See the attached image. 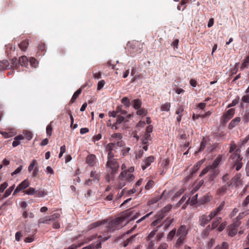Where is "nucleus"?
Wrapping results in <instances>:
<instances>
[{
	"instance_id": "e2e57ef3",
	"label": "nucleus",
	"mask_w": 249,
	"mask_h": 249,
	"mask_svg": "<svg viewBox=\"0 0 249 249\" xmlns=\"http://www.w3.org/2000/svg\"><path fill=\"white\" fill-rule=\"evenodd\" d=\"M111 138L117 139L118 140L122 139V135L120 133H115L111 135Z\"/></svg>"
},
{
	"instance_id": "6ab92c4d",
	"label": "nucleus",
	"mask_w": 249,
	"mask_h": 249,
	"mask_svg": "<svg viewBox=\"0 0 249 249\" xmlns=\"http://www.w3.org/2000/svg\"><path fill=\"white\" fill-rule=\"evenodd\" d=\"M96 156L93 154H90L87 157L86 162L90 166H93L95 163Z\"/></svg>"
},
{
	"instance_id": "1a4fd4ad",
	"label": "nucleus",
	"mask_w": 249,
	"mask_h": 249,
	"mask_svg": "<svg viewBox=\"0 0 249 249\" xmlns=\"http://www.w3.org/2000/svg\"><path fill=\"white\" fill-rule=\"evenodd\" d=\"M164 217V215L162 214L158 213L157 215V219L152 223V226L153 227L157 226L156 228H159L162 225L161 223L162 219Z\"/></svg>"
},
{
	"instance_id": "7ed1b4c3",
	"label": "nucleus",
	"mask_w": 249,
	"mask_h": 249,
	"mask_svg": "<svg viewBox=\"0 0 249 249\" xmlns=\"http://www.w3.org/2000/svg\"><path fill=\"white\" fill-rule=\"evenodd\" d=\"M10 68L18 69L17 58H14L9 61L3 60L0 61V71Z\"/></svg>"
},
{
	"instance_id": "473e14b6",
	"label": "nucleus",
	"mask_w": 249,
	"mask_h": 249,
	"mask_svg": "<svg viewBox=\"0 0 249 249\" xmlns=\"http://www.w3.org/2000/svg\"><path fill=\"white\" fill-rule=\"evenodd\" d=\"M171 104L169 102L165 103L161 105L160 110L162 111H169L170 110Z\"/></svg>"
},
{
	"instance_id": "338daca9",
	"label": "nucleus",
	"mask_w": 249,
	"mask_h": 249,
	"mask_svg": "<svg viewBox=\"0 0 249 249\" xmlns=\"http://www.w3.org/2000/svg\"><path fill=\"white\" fill-rule=\"evenodd\" d=\"M249 63V56H247L244 60V62L242 64L241 68H245Z\"/></svg>"
},
{
	"instance_id": "dca6fc26",
	"label": "nucleus",
	"mask_w": 249,
	"mask_h": 249,
	"mask_svg": "<svg viewBox=\"0 0 249 249\" xmlns=\"http://www.w3.org/2000/svg\"><path fill=\"white\" fill-rule=\"evenodd\" d=\"M240 121L241 118L239 117H236L231 121L228 125V128L229 129H233L234 127L238 125Z\"/></svg>"
},
{
	"instance_id": "864d4df0",
	"label": "nucleus",
	"mask_w": 249,
	"mask_h": 249,
	"mask_svg": "<svg viewBox=\"0 0 249 249\" xmlns=\"http://www.w3.org/2000/svg\"><path fill=\"white\" fill-rule=\"evenodd\" d=\"M154 184V181L152 180H149L145 186V189L147 190H148L153 186Z\"/></svg>"
},
{
	"instance_id": "052dcab7",
	"label": "nucleus",
	"mask_w": 249,
	"mask_h": 249,
	"mask_svg": "<svg viewBox=\"0 0 249 249\" xmlns=\"http://www.w3.org/2000/svg\"><path fill=\"white\" fill-rule=\"evenodd\" d=\"M53 128L51 124H49L46 127V133L48 136H51L52 135Z\"/></svg>"
},
{
	"instance_id": "4468645a",
	"label": "nucleus",
	"mask_w": 249,
	"mask_h": 249,
	"mask_svg": "<svg viewBox=\"0 0 249 249\" xmlns=\"http://www.w3.org/2000/svg\"><path fill=\"white\" fill-rule=\"evenodd\" d=\"M241 175L240 173H237L231 179L233 183V185L235 186H239L242 185V181L241 179Z\"/></svg>"
},
{
	"instance_id": "7c9ffc66",
	"label": "nucleus",
	"mask_w": 249,
	"mask_h": 249,
	"mask_svg": "<svg viewBox=\"0 0 249 249\" xmlns=\"http://www.w3.org/2000/svg\"><path fill=\"white\" fill-rule=\"evenodd\" d=\"M227 187L226 185H223L218 188L216 191V194L219 195H223L226 193Z\"/></svg>"
},
{
	"instance_id": "bf43d9fd",
	"label": "nucleus",
	"mask_w": 249,
	"mask_h": 249,
	"mask_svg": "<svg viewBox=\"0 0 249 249\" xmlns=\"http://www.w3.org/2000/svg\"><path fill=\"white\" fill-rule=\"evenodd\" d=\"M170 160L168 159H166L162 161L161 165H163L164 168L166 170L168 168V166L169 164Z\"/></svg>"
},
{
	"instance_id": "6e6552de",
	"label": "nucleus",
	"mask_w": 249,
	"mask_h": 249,
	"mask_svg": "<svg viewBox=\"0 0 249 249\" xmlns=\"http://www.w3.org/2000/svg\"><path fill=\"white\" fill-rule=\"evenodd\" d=\"M235 114V109L231 108L227 110L223 116V122L224 123H227L230 119H231Z\"/></svg>"
},
{
	"instance_id": "20e7f679",
	"label": "nucleus",
	"mask_w": 249,
	"mask_h": 249,
	"mask_svg": "<svg viewBox=\"0 0 249 249\" xmlns=\"http://www.w3.org/2000/svg\"><path fill=\"white\" fill-rule=\"evenodd\" d=\"M119 168V164L118 160H107L106 168L107 172L112 174H116L118 172Z\"/></svg>"
},
{
	"instance_id": "f8f14e48",
	"label": "nucleus",
	"mask_w": 249,
	"mask_h": 249,
	"mask_svg": "<svg viewBox=\"0 0 249 249\" xmlns=\"http://www.w3.org/2000/svg\"><path fill=\"white\" fill-rule=\"evenodd\" d=\"M154 157L150 156L146 158L143 161V164L142 165V168L144 170L149 166H150L152 162L154 160Z\"/></svg>"
},
{
	"instance_id": "c85d7f7f",
	"label": "nucleus",
	"mask_w": 249,
	"mask_h": 249,
	"mask_svg": "<svg viewBox=\"0 0 249 249\" xmlns=\"http://www.w3.org/2000/svg\"><path fill=\"white\" fill-rule=\"evenodd\" d=\"M177 233V229L174 228L167 234V239L169 241H172Z\"/></svg>"
},
{
	"instance_id": "a18cd8bd",
	"label": "nucleus",
	"mask_w": 249,
	"mask_h": 249,
	"mask_svg": "<svg viewBox=\"0 0 249 249\" xmlns=\"http://www.w3.org/2000/svg\"><path fill=\"white\" fill-rule=\"evenodd\" d=\"M147 113V110L143 108H140L139 109H137V114L139 115L145 116L146 115Z\"/></svg>"
},
{
	"instance_id": "9b49d317",
	"label": "nucleus",
	"mask_w": 249,
	"mask_h": 249,
	"mask_svg": "<svg viewBox=\"0 0 249 249\" xmlns=\"http://www.w3.org/2000/svg\"><path fill=\"white\" fill-rule=\"evenodd\" d=\"M224 205L225 202H222L218 207L216 208L210 213V216L213 218L215 216L219 214L220 212L223 209Z\"/></svg>"
},
{
	"instance_id": "603ef678",
	"label": "nucleus",
	"mask_w": 249,
	"mask_h": 249,
	"mask_svg": "<svg viewBox=\"0 0 249 249\" xmlns=\"http://www.w3.org/2000/svg\"><path fill=\"white\" fill-rule=\"evenodd\" d=\"M136 236V234L134 235H132L130 238L127 239L124 242V247H126L129 243H130L131 242L133 241L134 240Z\"/></svg>"
},
{
	"instance_id": "09e8293b",
	"label": "nucleus",
	"mask_w": 249,
	"mask_h": 249,
	"mask_svg": "<svg viewBox=\"0 0 249 249\" xmlns=\"http://www.w3.org/2000/svg\"><path fill=\"white\" fill-rule=\"evenodd\" d=\"M206 141L204 140V139H203V140L201 141L200 143V146L199 148V150L198 151V152H201L203 151L204 149L206 148Z\"/></svg>"
},
{
	"instance_id": "0eeeda50",
	"label": "nucleus",
	"mask_w": 249,
	"mask_h": 249,
	"mask_svg": "<svg viewBox=\"0 0 249 249\" xmlns=\"http://www.w3.org/2000/svg\"><path fill=\"white\" fill-rule=\"evenodd\" d=\"M29 185L30 183L28 179L24 180L17 187V188L13 192V195L15 196L22 190L26 189L27 187H29Z\"/></svg>"
},
{
	"instance_id": "69168bd1",
	"label": "nucleus",
	"mask_w": 249,
	"mask_h": 249,
	"mask_svg": "<svg viewBox=\"0 0 249 249\" xmlns=\"http://www.w3.org/2000/svg\"><path fill=\"white\" fill-rule=\"evenodd\" d=\"M8 183L4 182L0 185V193H3L4 190L7 187Z\"/></svg>"
},
{
	"instance_id": "cd10ccee",
	"label": "nucleus",
	"mask_w": 249,
	"mask_h": 249,
	"mask_svg": "<svg viewBox=\"0 0 249 249\" xmlns=\"http://www.w3.org/2000/svg\"><path fill=\"white\" fill-rule=\"evenodd\" d=\"M36 196L38 197H44L47 195V192L43 189L36 190Z\"/></svg>"
},
{
	"instance_id": "72a5a7b5",
	"label": "nucleus",
	"mask_w": 249,
	"mask_h": 249,
	"mask_svg": "<svg viewBox=\"0 0 249 249\" xmlns=\"http://www.w3.org/2000/svg\"><path fill=\"white\" fill-rule=\"evenodd\" d=\"M28 45V41L27 40H23L19 44V47L22 51H25Z\"/></svg>"
},
{
	"instance_id": "b1692460",
	"label": "nucleus",
	"mask_w": 249,
	"mask_h": 249,
	"mask_svg": "<svg viewBox=\"0 0 249 249\" xmlns=\"http://www.w3.org/2000/svg\"><path fill=\"white\" fill-rule=\"evenodd\" d=\"M82 92V89L80 88L79 89L76 91H75L74 94H73L69 104H73L75 101L76 100L77 97L79 96V95Z\"/></svg>"
},
{
	"instance_id": "c03bdc74",
	"label": "nucleus",
	"mask_w": 249,
	"mask_h": 249,
	"mask_svg": "<svg viewBox=\"0 0 249 249\" xmlns=\"http://www.w3.org/2000/svg\"><path fill=\"white\" fill-rule=\"evenodd\" d=\"M249 213V210L245 211L242 213H240L239 215L236 217L237 221H240L239 220L242 219L246 215Z\"/></svg>"
},
{
	"instance_id": "de8ad7c7",
	"label": "nucleus",
	"mask_w": 249,
	"mask_h": 249,
	"mask_svg": "<svg viewBox=\"0 0 249 249\" xmlns=\"http://www.w3.org/2000/svg\"><path fill=\"white\" fill-rule=\"evenodd\" d=\"M49 222H51V221H50L49 216L44 217L43 218H41L38 220L39 224H41V223L47 224V223H49Z\"/></svg>"
},
{
	"instance_id": "39448f33",
	"label": "nucleus",
	"mask_w": 249,
	"mask_h": 249,
	"mask_svg": "<svg viewBox=\"0 0 249 249\" xmlns=\"http://www.w3.org/2000/svg\"><path fill=\"white\" fill-rule=\"evenodd\" d=\"M231 158L232 159H236L234 166L235 167L236 170L239 171L242 167L243 164L241 161L242 157L238 153V149H236L235 152L231 155Z\"/></svg>"
},
{
	"instance_id": "9d476101",
	"label": "nucleus",
	"mask_w": 249,
	"mask_h": 249,
	"mask_svg": "<svg viewBox=\"0 0 249 249\" xmlns=\"http://www.w3.org/2000/svg\"><path fill=\"white\" fill-rule=\"evenodd\" d=\"M213 218L210 216V214L209 215L203 214L199 218L200 224L201 226L204 227L207 224L210 220Z\"/></svg>"
},
{
	"instance_id": "a19ab883",
	"label": "nucleus",
	"mask_w": 249,
	"mask_h": 249,
	"mask_svg": "<svg viewBox=\"0 0 249 249\" xmlns=\"http://www.w3.org/2000/svg\"><path fill=\"white\" fill-rule=\"evenodd\" d=\"M15 185H13V186L10 187L8 189H7L4 195H3V197L4 198H6L7 197H8L9 196H10V195L11 194V193L12 192V191L14 190V188H15Z\"/></svg>"
},
{
	"instance_id": "774afa93",
	"label": "nucleus",
	"mask_w": 249,
	"mask_h": 249,
	"mask_svg": "<svg viewBox=\"0 0 249 249\" xmlns=\"http://www.w3.org/2000/svg\"><path fill=\"white\" fill-rule=\"evenodd\" d=\"M243 121L245 123L249 122V112H245L243 116Z\"/></svg>"
},
{
	"instance_id": "4be33fe9",
	"label": "nucleus",
	"mask_w": 249,
	"mask_h": 249,
	"mask_svg": "<svg viewBox=\"0 0 249 249\" xmlns=\"http://www.w3.org/2000/svg\"><path fill=\"white\" fill-rule=\"evenodd\" d=\"M122 172H125L124 175L123 176L124 178L127 181L131 182L134 179L135 177L133 174L128 173L126 170H124Z\"/></svg>"
},
{
	"instance_id": "aec40b11",
	"label": "nucleus",
	"mask_w": 249,
	"mask_h": 249,
	"mask_svg": "<svg viewBox=\"0 0 249 249\" xmlns=\"http://www.w3.org/2000/svg\"><path fill=\"white\" fill-rule=\"evenodd\" d=\"M22 216L24 219H28V218L32 219L34 218L35 214L32 212H30L27 210L22 211Z\"/></svg>"
},
{
	"instance_id": "2eb2a0df",
	"label": "nucleus",
	"mask_w": 249,
	"mask_h": 249,
	"mask_svg": "<svg viewBox=\"0 0 249 249\" xmlns=\"http://www.w3.org/2000/svg\"><path fill=\"white\" fill-rule=\"evenodd\" d=\"M125 172H121L120 173L119 176V181L118 183V187L119 189L122 188L124 186L126 185V181L124 178V175Z\"/></svg>"
},
{
	"instance_id": "f704fd0d",
	"label": "nucleus",
	"mask_w": 249,
	"mask_h": 249,
	"mask_svg": "<svg viewBox=\"0 0 249 249\" xmlns=\"http://www.w3.org/2000/svg\"><path fill=\"white\" fill-rule=\"evenodd\" d=\"M22 135L24 136V139H26L28 141H30L33 138L32 132L27 130L24 131Z\"/></svg>"
},
{
	"instance_id": "13d9d810",
	"label": "nucleus",
	"mask_w": 249,
	"mask_h": 249,
	"mask_svg": "<svg viewBox=\"0 0 249 249\" xmlns=\"http://www.w3.org/2000/svg\"><path fill=\"white\" fill-rule=\"evenodd\" d=\"M107 173H108L105 176V179L106 181L108 182L113 178L115 174H112L108 172Z\"/></svg>"
},
{
	"instance_id": "6e6d98bb",
	"label": "nucleus",
	"mask_w": 249,
	"mask_h": 249,
	"mask_svg": "<svg viewBox=\"0 0 249 249\" xmlns=\"http://www.w3.org/2000/svg\"><path fill=\"white\" fill-rule=\"evenodd\" d=\"M212 167L210 166H208L206 168H205L200 173L199 175V177H202L205 174H206L208 172V171H210V170H212Z\"/></svg>"
},
{
	"instance_id": "37998d69",
	"label": "nucleus",
	"mask_w": 249,
	"mask_h": 249,
	"mask_svg": "<svg viewBox=\"0 0 249 249\" xmlns=\"http://www.w3.org/2000/svg\"><path fill=\"white\" fill-rule=\"evenodd\" d=\"M229 244L228 243L224 242L220 245H217L215 247V249H228Z\"/></svg>"
},
{
	"instance_id": "2f4dec72",
	"label": "nucleus",
	"mask_w": 249,
	"mask_h": 249,
	"mask_svg": "<svg viewBox=\"0 0 249 249\" xmlns=\"http://www.w3.org/2000/svg\"><path fill=\"white\" fill-rule=\"evenodd\" d=\"M133 103V107L135 109H138L141 107L142 102L139 99H134Z\"/></svg>"
},
{
	"instance_id": "a211bd4d",
	"label": "nucleus",
	"mask_w": 249,
	"mask_h": 249,
	"mask_svg": "<svg viewBox=\"0 0 249 249\" xmlns=\"http://www.w3.org/2000/svg\"><path fill=\"white\" fill-rule=\"evenodd\" d=\"M24 139V136L22 134L18 135L14 138V141L12 143L14 147L17 146L20 144V141Z\"/></svg>"
},
{
	"instance_id": "f257e3e1",
	"label": "nucleus",
	"mask_w": 249,
	"mask_h": 249,
	"mask_svg": "<svg viewBox=\"0 0 249 249\" xmlns=\"http://www.w3.org/2000/svg\"><path fill=\"white\" fill-rule=\"evenodd\" d=\"M133 213V211L127 210L121 217H118L111 220L107 227V231L102 235H100L98 236L100 240L102 242H104L109 239L110 235L108 232L118 230L125 226L126 224L124 223V220H134L136 219L137 217V216H134L131 217Z\"/></svg>"
},
{
	"instance_id": "f03ea898",
	"label": "nucleus",
	"mask_w": 249,
	"mask_h": 249,
	"mask_svg": "<svg viewBox=\"0 0 249 249\" xmlns=\"http://www.w3.org/2000/svg\"><path fill=\"white\" fill-rule=\"evenodd\" d=\"M188 231V228L186 225H182L179 227L176 233L177 236L178 237L175 245L176 248H180L186 242Z\"/></svg>"
},
{
	"instance_id": "8fccbe9b",
	"label": "nucleus",
	"mask_w": 249,
	"mask_h": 249,
	"mask_svg": "<svg viewBox=\"0 0 249 249\" xmlns=\"http://www.w3.org/2000/svg\"><path fill=\"white\" fill-rule=\"evenodd\" d=\"M60 214L58 213H55L49 216L50 221H54L60 217Z\"/></svg>"
},
{
	"instance_id": "f3484780",
	"label": "nucleus",
	"mask_w": 249,
	"mask_h": 249,
	"mask_svg": "<svg viewBox=\"0 0 249 249\" xmlns=\"http://www.w3.org/2000/svg\"><path fill=\"white\" fill-rule=\"evenodd\" d=\"M17 132L15 130H10L8 132H5L0 130V134H1L3 137L5 138H9L15 136Z\"/></svg>"
},
{
	"instance_id": "ddd939ff",
	"label": "nucleus",
	"mask_w": 249,
	"mask_h": 249,
	"mask_svg": "<svg viewBox=\"0 0 249 249\" xmlns=\"http://www.w3.org/2000/svg\"><path fill=\"white\" fill-rule=\"evenodd\" d=\"M17 63L18 65V70H19L20 65L21 66L26 67L28 64V59L26 56H22L19 58V59L17 60Z\"/></svg>"
},
{
	"instance_id": "e433bc0d",
	"label": "nucleus",
	"mask_w": 249,
	"mask_h": 249,
	"mask_svg": "<svg viewBox=\"0 0 249 249\" xmlns=\"http://www.w3.org/2000/svg\"><path fill=\"white\" fill-rule=\"evenodd\" d=\"M202 163V161H199L198 162H197L196 163V164L194 166L193 168H192V170L191 171V174H195L199 169Z\"/></svg>"
},
{
	"instance_id": "c9c22d12",
	"label": "nucleus",
	"mask_w": 249,
	"mask_h": 249,
	"mask_svg": "<svg viewBox=\"0 0 249 249\" xmlns=\"http://www.w3.org/2000/svg\"><path fill=\"white\" fill-rule=\"evenodd\" d=\"M115 144L112 143V142L109 143L106 146V150L108 152H114L116 151V148L115 147Z\"/></svg>"
},
{
	"instance_id": "58836bf2",
	"label": "nucleus",
	"mask_w": 249,
	"mask_h": 249,
	"mask_svg": "<svg viewBox=\"0 0 249 249\" xmlns=\"http://www.w3.org/2000/svg\"><path fill=\"white\" fill-rule=\"evenodd\" d=\"M25 194L28 195H34L36 193L35 188L33 187H30L28 189L24 191Z\"/></svg>"
},
{
	"instance_id": "49530a36",
	"label": "nucleus",
	"mask_w": 249,
	"mask_h": 249,
	"mask_svg": "<svg viewBox=\"0 0 249 249\" xmlns=\"http://www.w3.org/2000/svg\"><path fill=\"white\" fill-rule=\"evenodd\" d=\"M112 143L115 144V147L116 148V149H117V147H123L125 144L123 140H122V139L119 140V141L116 142L114 141L113 142H112Z\"/></svg>"
},
{
	"instance_id": "a878e982",
	"label": "nucleus",
	"mask_w": 249,
	"mask_h": 249,
	"mask_svg": "<svg viewBox=\"0 0 249 249\" xmlns=\"http://www.w3.org/2000/svg\"><path fill=\"white\" fill-rule=\"evenodd\" d=\"M124 120V118L121 115H118L116 122L113 124V126H115V130L118 128V125L121 124Z\"/></svg>"
},
{
	"instance_id": "5fc2aeb1",
	"label": "nucleus",
	"mask_w": 249,
	"mask_h": 249,
	"mask_svg": "<svg viewBox=\"0 0 249 249\" xmlns=\"http://www.w3.org/2000/svg\"><path fill=\"white\" fill-rule=\"evenodd\" d=\"M90 177L93 178V179L99 180V175L96 171H92L90 173Z\"/></svg>"
},
{
	"instance_id": "5701e85b",
	"label": "nucleus",
	"mask_w": 249,
	"mask_h": 249,
	"mask_svg": "<svg viewBox=\"0 0 249 249\" xmlns=\"http://www.w3.org/2000/svg\"><path fill=\"white\" fill-rule=\"evenodd\" d=\"M222 155H218L217 158L215 159V160L213 161V163L212 165H210V166L213 169H217V166L219 165L220 162H221L222 160Z\"/></svg>"
},
{
	"instance_id": "4d7b16f0",
	"label": "nucleus",
	"mask_w": 249,
	"mask_h": 249,
	"mask_svg": "<svg viewBox=\"0 0 249 249\" xmlns=\"http://www.w3.org/2000/svg\"><path fill=\"white\" fill-rule=\"evenodd\" d=\"M249 204V195L246 196L245 199L244 200L242 204V206L245 209L246 207H247L248 205Z\"/></svg>"
},
{
	"instance_id": "3c124183",
	"label": "nucleus",
	"mask_w": 249,
	"mask_h": 249,
	"mask_svg": "<svg viewBox=\"0 0 249 249\" xmlns=\"http://www.w3.org/2000/svg\"><path fill=\"white\" fill-rule=\"evenodd\" d=\"M158 231V228H156L155 230L152 231L147 237V240L148 241H150L151 238H152L156 234V232Z\"/></svg>"
},
{
	"instance_id": "423d86ee",
	"label": "nucleus",
	"mask_w": 249,
	"mask_h": 249,
	"mask_svg": "<svg viewBox=\"0 0 249 249\" xmlns=\"http://www.w3.org/2000/svg\"><path fill=\"white\" fill-rule=\"evenodd\" d=\"M240 221H236L228 227V235L233 237L236 235L237 232V228L240 225Z\"/></svg>"
},
{
	"instance_id": "0e129e2a",
	"label": "nucleus",
	"mask_w": 249,
	"mask_h": 249,
	"mask_svg": "<svg viewBox=\"0 0 249 249\" xmlns=\"http://www.w3.org/2000/svg\"><path fill=\"white\" fill-rule=\"evenodd\" d=\"M30 63L31 66L33 67L36 68L37 66V61L35 58H33V57L30 58Z\"/></svg>"
},
{
	"instance_id": "79ce46f5",
	"label": "nucleus",
	"mask_w": 249,
	"mask_h": 249,
	"mask_svg": "<svg viewBox=\"0 0 249 249\" xmlns=\"http://www.w3.org/2000/svg\"><path fill=\"white\" fill-rule=\"evenodd\" d=\"M221 217H217L216 218V220L215 221H213L212 223V229H214L215 228H216L218 226V225H219V224L221 222Z\"/></svg>"
},
{
	"instance_id": "bb28decb",
	"label": "nucleus",
	"mask_w": 249,
	"mask_h": 249,
	"mask_svg": "<svg viewBox=\"0 0 249 249\" xmlns=\"http://www.w3.org/2000/svg\"><path fill=\"white\" fill-rule=\"evenodd\" d=\"M172 209V205H168L163 208L162 210L158 213L159 214H162L163 215H164V217L165 216L166 213L168 212H169Z\"/></svg>"
},
{
	"instance_id": "4c0bfd02",
	"label": "nucleus",
	"mask_w": 249,
	"mask_h": 249,
	"mask_svg": "<svg viewBox=\"0 0 249 249\" xmlns=\"http://www.w3.org/2000/svg\"><path fill=\"white\" fill-rule=\"evenodd\" d=\"M121 102L125 107H128L130 105V100L127 97H123L121 100Z\"/></svg>"
},
{
	"instance_id": "393cba45",
	"label": "nucleus",
	"mask_w": 249,
	"mask_h": 249,
	"mask_svg": "<svg viewBox=\"0 0 249 249\" xmlns=\"http://www.w3.org/2000/svg\"><path fill=\"white\" fill-rule=\"evenodd\" d=\"M107 223L106 220L103 221H98L90 224L89 225V228L90 229H93L98 227L102 225L105 224Z\"/></svg>"
},
{
	"instance_id": "ea45409f",
	"label": "nucleus",
	"mask_w": 249,
	"mask_h": 249,
	"mask_svg": "<svg viewBox=\"0 0 249 249\" xmlns=\"http://www.w3.org/2000/svg\"><path fill=\"white\" fill-rule=\"evenodd\" d=\"M151 140V135L148 133H145L143 136V139L142 142L143 144H146L148 142V141Z\"/></svg>"
},
{
	"instance_id": "680f3d73",
	"label": "nucleus",
	"mask_w": 249,
	"mask_h": 249,
	"mask_svg": "<svg viewBox=\"0 0 249 249\" xmlns=\"http://www.w3.org/2000/svg\"><path fill=\"white\" fill-rule=\"evenodd\" d=\"M36 163V160H33L31 163H30V165L28 167V171L29 172H31L33 170V169L35 166V165Z\"/></svg>"
},
{
	"instance_id": "412c9836",
	"label": "nucleus",
	"mask_w": 249,
	"mask_h": 249,
	"mask_svg": "<svg viewBox=\"0 0 249 249\" xmlns=\"http://www.w3.org/2000/svg\"><path fill=\"white\" fill-rule=\"evenodd\" d=\"M219 173V171L218 169H212L210 170V172L209 175V180H213L214 178L216 177Z\"/></svg>"
},
{
	"instance_id": "c756f323",
	"label": "nucleus",
	"mask_w": 249,
	"mask_h": 249,
	"mask_svg": "<svg viewBox=\"0 0 249 249\" xmlns=\"http://www.w3.org/2000/svg\"><path fill=\"white\" fill-rule=\"evenodd\" d=\"M45 48H46V47H45V45L44 43H40L38 45V52L37 53H39L40 52V53L38 54L39 55H42L44 54V53L46 52Z\"/></svg>"
}]
</instances>
